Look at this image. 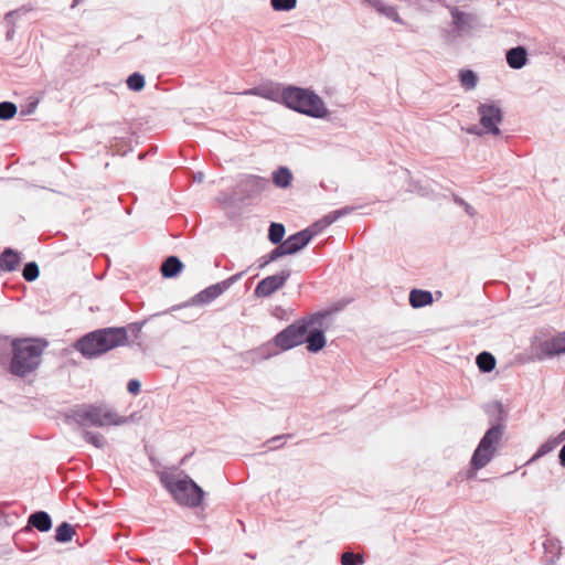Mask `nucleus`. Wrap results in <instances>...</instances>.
Masks as SVG:
<instances>
[{
    "mask_svg": "<svg viewBox=\"0 0 565 565\" xmlns=\"http://www.w3.org/2000/svg\"><path fill=\"white\" fill-rule=\"evenodd\" d=\"M247 196V182L242 179L236 189L230 193H222L218 201L230 220L236 221L245 211Z\"/></svg>",
    "mask_w": 565,
    "mask_h": 565,
    "instance_id": "nucleus-8",
    "label": "nucleus"
},
{
    "mask_svg": "<svg viewBox=\"0 0 565 565\" xmlns=\"http://www.w3.org/2000/svg\"><path fill=\"white\" fill-rule=\"evenodd\" d=\"M363 563V556L351 551L344 552L341 555V565H362Z\"/></svg>",
    "mask_w": 565,
    "mask_h": 565,
    "instance_id": "nucleus-34",
    "label": "nucleus"
},
{
    "mask_svg": "<svg viewBox=\"0 0 565 565\" xmlns=\"http://www.w3.org/2000/svg\"><path fill=\"white\" fill-rule=\"evenodd\" d=\"M29 525L35 527L40 532H47L52 527V520L44 511H38L29 516Z\"/></svg>",
    "mask_w": 565,
    "mask_h": 565,
    "instance_id": "nucleus-20",
    "label": "nucleus"
},
{
    "mask_svg": "<svg viewBox=\"0 0 565 565\" xmlns=\"http://www.w3.org/2000/svg\"><path fill=\"white\" fill-rule=\"evenodd\" d=\"M183 268L182 262L177 256L167 257L160 268V271L164 278L175 277Z\"/></svg>",
    "mask_w": 565,
    "mask_h": 565,
    "instance_id": "nucleus-19",
    "label": "nucleus"
},
{
    "mask_svg": "<svg viewBox=\"0 0 565 565\" xmlns=\"http://www.w3.org/2000/svg\"><path fill=\"white\" fill-rule=\"evenodd\" d=\"M291 435H280V436H276L271 439H269L267 443L270 444L271 446H269V449H275V448H278L280 447V445H276L277 441H280L282 439H287L289 438Z\"/></svg>",
    "mask_w": 565,
    "mask_h": 565,
    "instance_id": "nucleus-38",
    "label": "nucleus"
},
{
    "mask_svg": "<svg viewBox=\"0 0 565 565\" xmlns=\"http://www.w3.org/2000/svg\"><path fill=\"white\" fill-rule=\"evenodd\" d=\"M507 62L511 68L520 70L527 62V52L523 46H516L507 52Z\"/></svg>",
    "mask_w": 565,
    "mask_h": 565,
    "instance_id": "nucleus-17",
    "label": "nucleus"
},
{
    "mask_svg": "<svg viewBox=\"0 0 565 565\" xmlns=\"http://www.w3.org/2000/svg\"><path fill=\"white\" fill-rule=\"evenodd\" d=\"M17 114V106L11 102H1L0 103V119L9 120L14 117Z\"/></svg>",
    "mask_w": 565,
    "mask_h": 565,
    "instance_id": "nucleus-33",
    "label": "nucleus"
},
{
    "mask_svg": "<svg viewBox=\"0 0 565 565\" xmlns=\"http://www.w3.org/2000/svg\"><path fill=\"white\" fill-rule=\"evenodd\" d=\"M476 364L479 370L483 373L491 372L495 367V356L494 355H476Z\"/></svg>",
    "mask_w": 565,
    "mask_h": 565,
    "instance_id": "nucleus-28",
    "label": "nucleus"
},
{
    "mask_svg": "<svg viewBox=\"0 0 565 565\" xmlns=\"http://www.w3.org/2000/svg\"><path fill=\"white\" fill-rule=\"evenodd\" d=\"M202 178H203L202 173H200V175H196V179H199V180H202Z\"/></svg>",
    "mask_w": 565,
    "mask_h": 565,
    "instance_id": "nucleus-46",
    "label": "nucleus"
},
{
    "mask_svg": "<svg viewBox=\"0 0 565 565\" xmlns=\"http://www.w3.org/2000/svg\"><path fill=\"white\" fill-rule=\"evenodd\" d=\"M74 534V527L71 524L63 522L55 530V540L60 543H66L73 539Z\"/></svg>",
    "mask_w": 565,
    "mask_h": 565,
    "instance_id": "nucleus-24",
    "label": "nucleus"
},
{
    "mask_svg": "<svg viewBox=\"0 0 565 565\" xmlns=\"http://www.w3.org/2000/svg\"><path fill=\"white\" fill-rule=\"evenodd\" d=\"M145 76L140 73H132L127 78V86L132 92H140L145 87Z\"/></svg>",
    "mask_w": 565,
    "mask_h": 565,
    "instance_id": "nucleus-31",
    "label": "nucleus"
},
{
    "mask_svg": "<svg viewBox=\"0 0 565 565\" xmlns=\"http://www.w3.org/2000/svg\"><path fill=\"white\" fill-rule=\"evenodd\" d=\"M140 382L138 380H130L127 384V390L130 394L137 395L140 392Z\"/></svg>",
    "mask_w": 565,
    "mask_h": 565,
    "instance_id": "nucleus-37",
    "label": "nucleus"
},
{
    "mask_svg": "<svg viewBox=\"0 0 565 565\" xmlns=\"http://www.w3.org/2000/svg\"><path fill=\"white\" fill-rule=\"evenodd\" d=\"M285 235V226L280 223H271L269 227L268 238L273 244L282 243Z\"/></svg>",
    "mask_w": 565,
    "mask_h": 565,
    "instance_id": "nucleus-30",
    "label": "nucleus"
},
{
    "mask_svg": "<svg viewBox=\"0 0 565 565\" xmlns=\"http://www.w3.org/2000/svg\"><path fill=\"white\" fill-rule=\"evenodd\" d=\"M349 212L350 210L348 207L333 211L326 215L320 222L289 236L268 255V258L263 264H260V267L268 264L269 262L276 260L279 257L292 255L301 250L324 227L329 226L330 224L335 222L340 216L345 215Z\"/></svg>",
    "mask_w": 565,
    "mask_h": 565,
    "instance_id": "nucleus-3",
    "label": "nucleus"
},
{
    "mask_svg": "<svg viewBox=\"0 0 565 565\" xmlns=\"http://www.w3.org/2000/svg\"><path fill=\"white\" fill-rule=\"evenodd\" d=\"M81 0H74L72 7H75Z\"/></svg>",
    "mask_w": 565,
    "mask_h": 565,
    "instance_id": "nucleus-45",
    "label": "nucleus"
},
{
    "mask_svg": "<svg viewBox=\"0 0 565 565\" xmlns=\"http://www.w3.org/2000/svg\"><path fill=\"white\" fill-rule=\"evenodd\" d=\"M20 255L12 248H6L0 255V269L3 271H13L20 264Z\"/></svg>",
    "mask_w": 565,
    "mask_h": 565,
    "instance_id": "nucleus-18",
    "label": "nucleus"
},
{
    "mask_svg": "<svg viewBox=\"0 0 565 565\" xmlns=\"http://www.w3.org/2000/svg\"><path fill=\"white\" fill-rule=\"evenodd\" d=\"M433 296L429 291L414 289L409 295V302L414 308H420L431 303Z\"/></svg>",
    "mask_w": 565,
    "mask_h": 565,
    "instance_id": "nucleus-22",
    "label": "nucleus"
},
{
    "mask_svg": "<svg viewBox=\"0 0 565 565\" xmlns=\"http://www.w3.org/2000/svg\"><path fill=\"white\" fill-rule=\"evenodd\" d=\"M41 355H12L10 371L18 376H25L40 364Z\"/></svg>",
    "mask_w": 565,
    "mask_h": 565,
    "instance_id": "nucleus-13",
    "label": "nucleus"
},
{
    "mask_svg": "<svg viewBox=\"0 0 565 565\" xmlns=\"http://www.w3.org/2000/svg\"><path fill=\"white\" fill-rule=\"evenodd\" d=\"M290 274L288 270H281L280 273L268 276L264 278L259 284L257 285L255 289V296L262 298V297H268L271 294H274L276 290L281 288L287 279L289 278Z\"/></svg>",
    "mask_w": 565,
    "mask_h": 565,
    "instance_id": "nucleus-12",
    "label": "nucleus"
},
{
    "mask_svg": "<svg viewBox=\"0 0 565 565\" xmlns=\"http://www.w3.org/2000/svg\"><path fill=\"white\" fill-rule=\"evenodd\" d=\"M281 100L288 108L313 118L328 115L323 100L309 89L289 86L282 89Z\"/></svg>",
    "mask_w": 565,
    "mask_h": 565,
    "instance_id": "nucleus-6",
    "label": "nucleus"
},
{
    "mask_svg": "<svg viewBox=\"0 0 565 565\" xmlns=\"http://www.w3.org/2000/svg\"><path fill=\"white\" fill-rule=\"evenodd\" d=\"M562 440H565V429L558 435Z\"/></svg>",
    "mask_w": 565,
    "mask_h": 565,
    "instance_id": "nucleus-44",
    "label": "nucleus"
},
{
    "mask_svg": "<svg viewBox=\"0 0 565 565\" xmlns=\"http://www.w3.org/2000/svg\"><path fill=\"white\" fill-rule=\"evenodd\" d=\"M202 178H203L202 173H200V175H196V179H199V180H202Z\"/></svg>",
    "mask_w": 565,
    "mask_h": 565,
    "instance_id": "nucleus-47",
    "label": "nucleus"
},
{
    "mask_svg": "<svg viewBox=\"0 0 565 565\" xmlns=\"http://www.w3.org/2000/svg\"><path fill=\"white\" fill-rule=\"evenodd\" d=\"M468 131H469L470 134H478V135H480V132H479V131H477V128H470Z\"/></svg>",
    "mask_w": 565,
    "mask_h": 565,
    "instance_id": "nucleus-43",
    "label": "nucleus"
},
{
    "mask_svg": "<svg viewBox=\"0 0 565 565\" xmlns=\"http://www.w3.org/2000/svg\"><path fill=\"white\" fill-rule=\"evenodd\" d=\"M275 11H291L297 6V0H270Z\"/></svg>",
    "mask_w": 565,
    "mask_h": 565,
    "instance_id": "nucleus-35",
    "label": "nucleus"
},
{
    "mask_svg": "<svg viewBox=\"0 0 565 565\" xmlns=\"http://www.w3.org/2000/svg\"><path fill=\"white\" fill-rule=\"evenodd\" d=\"M450 15L452 18L454 32L457 35L468 33L473 29L476 18L472 14L462 12L457 8H451Z\"/></svg>",
    "mask_w": 565,
    "mask_h": 565,
    "instance_id": "nucleus-14",
    "label": "nucleus"
},
{
    "mask_svg": "<svg viewBox=\"0 0 565 565\" xmlns=\"http://www.w3.org/2000/svg\"><path fill=\"white\" fill-rule=\"evenodd\" d=\"M83 438L86 443L93 445L96 448L103 449L106 446V439L99 433L85 430L83 433Z\"/></svg>",
    "mask_w": 565,
    "mask_h": 565,
    "instance_id": "nucleus-29",
    "label": "nucleus"
},
{
    "mask_svg": "<svg viewBox=\"0 0 565 565\" xmlns=\"http://www.w3.org/2000/svg\"><path fill=\"white\" fill-rule=\"evenodd\" d=\"M125 345H127V338L124 329L107 327L86 333L75 342L74 349L79 353H107Z\"/></svg>",
    "mask_w": 565,
    "mask_h": 565,
    "instance_id": "nucleus-5",
    "label": "nucleus"
},
{
    "mask_svg": "<svg viewBox=\"0 0 565 565\" xmlns=\"http://www.w3.org/2000/svg\"><path fill=\"white\" fill-rule=\"evenodd\" d=\"M480 124L486 134L500 135L499 125L502 121V110L495 103H483L478 107Z\"/></svg>",
    "mask_w": 565,
    "mask_h": 565,
    "instance_id": "nucleus-10",
    "label": "nucleus"
},
{
    "mask_svg": "<svg viewBox=\"0 0 565 565\" xmlns=\"http://www.w3.org/2000/svg\"><path fill=\"white\" fill-rule=\"evenodd\" d=\"M365 2L372 4V7L377 11L380 12L381 14L387 17L388 19L397 22V23H403V20L401 19V17L398 15L396 9L394 7H391V6H385L381 0H365Z\"/></svg>",
    "mask_w": 565,
    "mask_h": 565,
    "instance_id": "nucleus-21",
    "label": "nucleus"
},
{
    "mask_svg": "<svg viewBox=\"0 0 565 565\" xmlns=\"http://www.w3.org/2000/svg\"><path fill=\"white\" fill-rule=\"evenodd\" d=\"M39 275L40 269L35 262H30L24 265L22 276L26 281H34Z\"/></svg>",
    "mask_w": 565,
    "mask_h": 565,
    "instance_id": "nucleus-32",
    "label": "nucleus"
},
{
    "mask_svg": "<svg viewBox=\"0 0 565 565\" xmlns=\"http://www.w3.org/2000/svg\"><path fill=\"white\" fill-rule=\"evenodd\" d=\"M273 180L277 186L287 188L292 180V174L287 168H280L274 172Z\"/></svg>",
    "mask_w": 565,
    "mask_h": 565,
    "instance_id": "nucleus-26",
    "label": "nucleus"
},
{
    "mask_svg": "<svg viewBox=\"0 0 565 565\" xmlns=\"http://www.w3.org/2000/svg\"><path fill=\"white\" fill-rule=\"evenodd\" d=\"M311 322L297 321L276 335V344L281 350H290L299 344L307 343V349L317 352L323 349L326 338L319 329H312Z\"/></svg>",
    "mask_w": 565,
    "mask_h": 565,
    "instance_id": "nucleus-4",
    "label": "nucleus"
},
{
    "mask_svg": "<svg viewBox=\"0 0 565 565\" xmlns=\"http://www.w3.org/2000/svg\"><path fill=\"white\" fill-rule=\"evenodd\" d=\"M13 34H14V29H10V30H8V32H7V39H8V40H11V39L13 38Z\"/></svg>",
    "mask_w": 565,
    "mask_h": 565,
    "instance_id": "nucleus-42",
    "label": "nucleus"
},
{
    "mask_svg": "<svg viewBox=\"0 0 565 565\" xmlns=\"http://www.w3.org/2000/svg\"><path fill=\"white\" fill-rule=\"evenodd\" d=\"M502 436L503 426L500 424L490 427L486 431L470 460V465L473 469L480 470L493 459Z\"/></svg>",
    "mask_w": 565,
    "mask_h": 565,
    "instance_id": "nucleus-7",
    "label": "nucleus"
},
{
    "mask_svg": "<svg viewBox=\"0 0 565 565\" xmlns=\"http://www.w3.org/2000/svg\"><path fill=\"white\" fill-rule=\"evenodd\" d=\"M159 480L178 504L188 508L201 505L205 493L188 475L161 471Z\"/></svg>",
    "mask_w": 565,
    "mask_h": 565,
    "instance_id": "nucleus-2",
    "label": "nucleus"
},
{
    "mask_svg": "<svg viewBox=\"0 0 565 565\" xmlns=\"http://www.w3.org/2000/svg\"><path fill=\"white\" fill-rule=\"evenodd\" d=\"M49 345L44 338H18L0 335V351L11 348V353H42Z\"/></svg>",
    "mask_w": 565,
    "mask_h": 565,
    "instance_id": "nucleus-9",
    "label": "nucleus"
},
{
    "mask_svg": "<svg viewBox=\"0 0 565 565\" xmlns=\"http://www.w3.org/2000/svg\"><path fill=\"white\" fill-rule=\"evenodd\" d=\"M18 13H19V10H14V11H10V12H8V13L6 14V17H4L6 22H8V23H11V24H12V23H13V18H14V15H17Z\"/></svg>",
    "mask_w": 565,
    "mask_h": 565,
    "instance_id": "nucleus-39",
    "label": "nucleus"
},
{
    "mask_svg": "<svg viewBox=\"0 0 565 565\" xmlns=\"http://www.w3.org/2000/svg\"><path fill=\"white\" fill-rule=\"evenodd\" d=\"M559 462L563 467H565V445L561 448L558 454Z\"/></svg>",
    "mask_w": 565,
    "mask_h": 565,
    "instance_id": "nucleus-40",
    "label": "nucleus"
},
{
    "mask_svg": "<svg viewBox=\"0 0 565 565\" xmlns=\"http://www.w3.org/2000/svg\"><path fill=\"white\" fill-rule=\"evenodd\" d=\"M542 353H565V331L552 337L536 338Z\"/></svg>",
    "mask_w": 565,
    "mask_h": 565,
    "instance_id": "nucleus-15",
    "label": "nucleus"
},
{
    "mask_svg": "<svg viewBox=\"0 0 565 565\" xmlns=\"http://www.w3.org/2000/svg\"><path fill=\"white\" fill-rule=\"evenodd\" d=\"M459 79L461 86L467 90L473 89L478 83V76L470 70H461L459 72Z\"/></svg>",
    "mask_w": 565,
    "mask_h": 565,
    "instance_id": "nucleus-25",
    "label": "nucleus"
},
{
    "mask_svg": "<svg viewBox=\"0 0 565 565\" xmlns=\"http://www.w3.org/2000/svg\"><path fill=\"white\" fill-rule=\"evenodd\" d=\"M281 92L277 85L266 82L257 87L249 89V94L257 95L270 100L281 99Z\"/></svg>",
    "mask_w": 565,
    "mask_h": 565,
    "instance_id": "nucleus-16",
    "label": "nucleus"
},
{
    "mask_svg": "<svg viewBox=\"0 0 565 565\" xmlns=\"http://www.w3.org/2000/svg\"><path fill=\"white\" fill-rule=\"evenodd\" d=\"M494 407L497 408V411L499 413H502L503 412V407H502V404L500 402H495L494 403Z\"/></svg>",
    "mask_w": 565,
    "mask_h": 565,
    "instance_id": "nucleus-41",
    "label": "nucleus"
},
{
    "mask_svg": "<svg viewBox=\"0 0 565 565\" xmlns=\"http://www.w3.org/2000/svg\"><path fill=\"white\" fill-rule=\"evenodd\" d=\"M146 321H138V322H131L128 323L125 327H121L125 331V338H127V345L130 343H134L136 340L140 338V333L142 330V327L145 326Z\"/></svg>",
    "mask_w": 565,
    "mask_h": 565,
    "instance_id": "nucleus-23",
    "label": "nucleus"
},
{
    "mask_svg": "<svg viewBox=\"0 0 565 565\" xmlns=\"http://www.w3.org/2000/svg\"><path fill=\"white\" fill-rule=\"evenodd\" d=\"M245 271H239L230 278L211 285L204 290L200 291L198 295H195L191 299L192 305H206L216 299L218 296H221L225 290H227L233 284H235L237 280H239Z\"/></svg>",
    "mask_w": 565,
    "mask_h": 565,
    "instance_id": "nucleus-11",
    "label": "nucleus"
},
{
    "mask_svg": "<svg viewBox=\"0 0 565 565\" xmlns=\"http://www.w3.org/2000/svg\"><path fill=\"white\" fill-rule=\"evenodd\" d=\"M562 441L563 440L561 439L559 436L546 440L539 447V449L535 452V455L533 456L532 460L541 458V457L547 455L548 452L553 451Z\"/></svg>",
    "mask_w": 565,
    "mask_h": 565,
    "instance_id": "nucleus-27",
    "label": "nucleus"
},
{
    "mask_svg": "<svg viewBox=\"0 0 565 565\" xmlns=\"http://www.w3.org/2000/svg\"><path fill=\"white\" fill-rule=\"evenodd\" d=\"M67 423H75L78 426H121L129 422V418L117 414L111 407L104 404H82L71 408L65 414Z\"/></svg>",
    "mask_w": 565,
    "mask_h": 565,
    "instance_id": "nucleus-1",
    "label": "nucleus"
},
{
    "mask_svg": "<svg viewBox=\"0 0 565 565\" xmlns=\"http://www.w3.org/2000/svg\"><path fill=\"white\" fill-rule=\"evenodd\" d=\"M544 356L545 355H541V354H537V355H521L513 363L525 364V363H529V362L541 361V360H543Z\"/></svg>",
    "mask_w": 565,
    "mask_h": 565,
    "instance_id": "nucleus-36",
    "label": "nucleus"
}]
</instances>
